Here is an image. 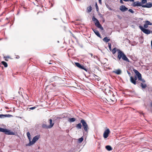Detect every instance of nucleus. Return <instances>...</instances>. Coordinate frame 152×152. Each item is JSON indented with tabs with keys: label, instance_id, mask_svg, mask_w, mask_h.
<instances>
[{
	"label": "nucleus",
	"instance_id": "79ce46f5",
	"mask_svg": "<svg viewBox=\"0 0 152 152\" xmlns=\"http://www.w3.org/2000/svg\"><path fill=\"white\" fill-rule=\"evenodd\" d=\"M110 100H111V101H112L113 102L114 101V100H113V99H110Z\"/></svg>",
	"mask_w": 152,
	"mask_h": 152
},
{
	"label": "nucleus",
	"instance_id": "72a5a7b5",
	"mask_svg": "<svg viewBox=\"0 0 152 152\" xmlns=\"http://www.w3.org/2000/svg\"><path fill=\"white\" fill-rule=\"evenodd\" d=\"M129 11L132 13H134V11L132 9H129Z\"/></svg>",
	"mask_w": 152,
	"mask_h": 152
},
{
	"label": "nucleus",
	"instance_id": "393cba45",
	"mask_svg": "<svg viewBox=\"0 0 152 152\" xmlns=\"http://www.w3.org/2000/svg\"><path fill=\"white\" fill-rule=\"evenodd\" d=\"M83 139L82 137H81L78 139V141L79 143H81L83 141Z\"/></svg>",
	"mask_w": 152,
	"mask_h": 152
},
{
	"label": "nucleus",
	"instance_id": "ddd939ff",
	"mask_svg": "<svg viewBox=\"0 0 152 152\" xmlns=\"http://www.w3.org/2000/svg\"><path fill=\"white\" fill-rule=\"evenodd\" d=\"M152 7V3L148 2L145 5L142 6V7L150 8Z\"/></svg>",
	"mask_w": 152,
	"mask_h": 152
},
{
	"label": "nucleus",
	"instance_id": "e433bc0d",
	"mask_svg": "<svg viewBox=\"0 0 152 152\" xmlns=\"http://www.w3.org/2000/svg\"><path fill=\"white\" fill-rule=\"evenodd\" d=\"M117 16L120 19H121V17L120 15H117Z\"/></svg>",
	"mask_w": 152,
	"mask_h": 152
},
{
	"label": "nucleus",
	"instance_id": "6ab92c4d",
	"mask_svg": "<svg viewBox=\"0 0 152 152\" xmlns=\"http://www.w3.org/2000/svg\"><path fill=\"white\" fill-rule=\"evenodd\" d=\"M49 121L50 125L49 126H50L51 128L53 126L54 124V123H52V119H50Z\"/></svg>",
	"mask_w": 152,
	"mask_h": 152
},
{
	"label": "nucleus",
	"instance_id": "412c9836",
	"mask_svg": "<svg viewBox=\"0 0 152 152\" xmlns=\"http://www.w3.org/2000/svg\"><path fill=\"white\" fill-rule=\"evenodd\" d=\"M76 127L78 129H81L82 128V125L81 123H79L77 124Z\"/></svg>",
	"mask_w": 152,
	"mask_h": 152
},
{
	"label": "nucleus",
	"instance_id": "f8f14e48",
	"mask_svg": "<svg viewBox=\"0 0 152 152\" xmlns=\"http://www.w3.org/2000/svg\"><path fill=\"white\" fill-rule=\"evenodd\" d=\"M12 116V115L9 114H0V118H3L6 117H10Z\"/></svg>",
	"mask_w": 152,
	"mask_h": 152
},
{
	"label": "nucleus",
	"instance_id": "a19ab883",
	"mask_svg": "<svg viewBox=\"0 0 152 152\" xmlns=\"http://www.w3.org/2000/svg\"><path fill=\"white\" fill-rule=\"evenodd\" d=\"M90 54L91 56V57H92L93 56V54L92 53H90Z\"/></svg>",
	"mask_w": 152,
	"mask_h": 152
},
{
	"label": "nucleus",
	"instance_id": "2eb2a0df",
	"mask_svg": "<svg viewBox=\"0 0 152 152\" xmlns=\"http://www.w3.org/2000/svg\"><path fill=\"white\" fill-rule=\"evenodd\" d=\"M92 30L95 33V34L99 37L101 38L99 32L96 29H92Z\"/></svg>",
	"mask_w": 152,
	"mask_h": 152
},
{
	"label": "nucleus",
	"instance_id": "b1692460",
	"mask_svg": "<svg viewBox=\"0 0 152 152\" xmlns=\"http://www.w3.org/2000/svg\"><path fill=\"white\" fill-rule=\"evenodd\" d=\"M26 134L28 138L29 139V141H30L31 137L30 133L29 132H27Z\"/></svg>",
	"mask_w": 152,
	"mask_h": 152
},
{
	"label": "nucleus",
	"instance_id": "4468645a",
	"mask_svg": "<svg viewBox=\"0 0 152 152\" xmlns=\"http://www.w3.org/2000/svg\"><path fill=\"white\" fill-rule=\"evenodd\" d=\"M113 72L117 75H120L122 71L121 69H118L113 71Z\"/></svg>",
	"mask_w": 152,
	"mask_h": 152
},
{
	"label": "nucleus",
	"instance_id": "5701e85b",
	"mask_svg": "<svg viewBox=\"0 0 152 152\" xmlns=\"http://www.w3.org/2000/svg\"><path fill=\"white\" fill-rule=\"evenodd\" d=\"M92 7L91 6H90L87 8V11L88 12H89L91 11Z\"/></svg>",
	"mask_w": 152,
	"mask_h": 152
},
{
	"label": "nucleus",
	"instance_id": "bb28decb",
	"mask_svg": "<svg viewBox=\"0 0 152 152\" xmlns=\"http://www.w3.org/2000/svg\"><path fill=\"white\" fill-rule=\"evenodd\" d=\"M145 23L148 25H152V24L148 21L147 20L145 21Z\"/></svg>",
	"mask_w": 152,
	"mask_h": 152
},
{
	"label": "nucleus",
	"instance_id": "9d476101",
	"mask_svg": "<svg viewBox=\"0 0 152 152\" xmlns=\"http://www.w3.org/2000/svg\"><path fill=\"white\" fill-rule=\"evenodd\" d=\"M120 10L122 12L127 11L128 9L124 5H121L120 7Z\"/></svg>",
	"mask_w": 152,
	"mask_h": 152
},
{
	"label": "nucleus",
	"instance_id": "c03bdc74",
	"mask_svg": "<svg viewBox=\"0 0 152 152\" xmlns=\"http://www.w3.org/2000/svg\"><path fill=\"white\" fill-rule=\"evenodd\" d=\"M109 10H112V9L111 8H110Z\"/></svg>",
	"mask_w": 152,
	"mask_h": 152
},
{
	"label": "nucleus",
	"instance_id": "cd10ccee",
	"mask_svg": "<svg viewBox=\"0 0 152 152\" xmlns=\"http://www.w3.org/2000/svg\"><path fill=\"white\" fill-rule=\"evenodd\" d=\"M75 64L76 66L78 67V68H80V66L81 65L79 63H75Z\"/></svg>",
	"mask_w": 152,
	"mask_h": 152
},
{
	"label": "nucleus",
	"instance_id": "7c9ffc66",
	"mask_svg": "<svg viewBox=\"0 0 152 152\" xmlns=\"http://www.w3.org/2000/svg\"><path fill=\"white\" fill-rule=\"evenodd\" d=\"M147 2V0H142L141 2V4H144L146 3Z\"/></svg>",
	"mask_w": 152,
	"mask_h": 152
},
{
	"label": "nucleus",
	"instance_id": "c756f323",
	"mask_svg": "<svg viewBox=\"0 0 152 152\" xmlns=\"http://www.w3.org/2000/svg\"><path fill=\"white\" fill-rule=\"evenodd\" d=\"M80 68L84 69L85 70V71H87L86 69V68L85 67L83 66H80Z\"/></svg>",
	"mask_w": 152,
	"mask_h": 152
},
{
	"label": "nucleus",
	"instance_id": "473e14b6",
	"mask_svg": "<svg viewBox=\"0 0 152 152\" xmlns=\"http://www.w3.org/2000/svg\"><path fill=\"white\" fill-rule=\"evenodd\" d=\"M145 28H147L148 27V25L145 23L143 26Z\"/></svg>",
	"mask_w": 152,
	"mask_h": 152
},
{
	"label": "nucleus",
	"instance_id": "4c0bfd02",
	"mask_svg": "<svg viewBox=\"0 0 152 152\" xmlns=\"http://www.w3.org/2000/svg\"><path fill=\"white\" fill-rule=\"evenodd\" d=\"M100 4H102V0H98Z\"/></svg>",
	"mask_w": 152,
	"mask_h": 152
},
{
	"label": "nucleus",
	"instance_id": "0eeeda50",
	"mask_svg": "<svg viewBox=\"0 0 152 152\" xmlns=\"http://www.w3.org/2000/svg\"><path fill=\"white\" fill-rule=\"evenodd\" d=\"M137 76L136 74L134 76H130V82L134 85H136V80L137 79Z\"/></svg>",
	"mask_w": 152,
	"mask_h": 152
},
{
	"label": "nucleus",
	"instance_id": "f257e3e1",
	"mask_svg": "<svg viewBox=\"0 0 152 152\" xmlns=\"http://www.w3.org/2000/svg\"><path fill=\"white\" fill-rule=\"evenodd\" d=\"M118 52L117 58L118 60H120L121 58L124 61L129 62V61L125 55L121 50L117 49L116 48H114L112 50L113 54H115L116 52Z\"/></svg>",
	"mask_w": 152,
	"mask_h": 152
},
{
	"label": "nucleus",
	"instance_id": "37998d69",
	"mask_svg": "<svg viewBox=\"0 0 152 152\" xmlns=\"http://www.w3.org/2000/svg\"><path fill=\"white\" fill-rule=\"evenodd\" d=\"M49 64H52V63H49Z\"/></svg>",
	"mask_w": 152,
	"mask_h": 152
},
{
	"label": "nucleus",
	"instance_id": "7ed1b4c3",
	"mask_svg": "<svg viewBox=\"0 0 152 152\" xmlns=\"http://www.w3.org/2000/svg\"><path fill=\"white\" fill-rule=\"evenodd\" d=\"M40 136L39 135H37L34 137L32 141H31V140L29 141V142L27 145V146H30L32 145H33L39 138Z\"/></svg>",
	"mask_w": 152,
	"mask_h": 152
},
{
	"label": "nucleus",
	"instance_id": "f704fd0d",
	"mask_svg": "<svg viewBox=\"0 0 152 152\" xmlns=\"http://www.w3.org/2000/svg\"><path fill=\"white\" fill-rule=\"evenodd\" d=\"M35 108V107H31L30 108H29V109L30 110H33V109H34Z\"/></svg>",
	"mask_w": 152,
	"mask_h": 152
},
{
	"label": "nucleus",
	"instance_id": "423d86ee",
	"mask_svg": "<svg viewBox=\"0 0 152 152\" xmlns=\"http://www.w3.org/2000/svg\"><path fill=\"white\" fill-rule=\"evenodd\" d=\"M133 71L135 73L136 75L137 76V78L139 80L142 81L143 83H145V80L142 78V76L141 74L137 70L134 69H133Z\"/></svg>",
	"mask_w": 152,
	"mask_h": 152
},
{
	"label": "nucleus",
	"instance_id": "49530a36",
	"mask_svg": "<svg viewBox=\"0 0 152 152\" xmlns=\"http://www.w3.org/2000/svg\"><path fill=\"white\" fill-rule=\"evenodd\" d=\"M1 40V39H0V40Z\"/></svg>",
	"mask_w": 152,
	"mask_h": 152
},
{
	"label": "nucleus",
	"instance_id": "6e6552de",
	"mask_svg": "<svg viewBox=\"0 0 152 152\" xmlns=\"http://www.w3.org/2000/svg\"><path fill=\"white\" fill-rule=\"evenodd\" d=\"M139 28L143 33L146 34H148L151 33L149 30L144 28L142 26H140Z\"/></svg>",
	"mask_w": 152,
	"mask_h": 152
},
{
	"label": "nucleus",
	"instance_id": "f03ea898",
	"mask_svg": "<svg viewBox=\"0 0 152 152\" xmlns=\"http://www.w3.org/2000/svg\"><path fill=\"white\" fill-rule=\"evenodd\" d=\"M92 20L94 22L95 26L98 28H99L102 30H103V28L100 24L98 20L95 18V17L93 16L92 18Z\"/></svg>",
	"mask_w": 152,
	"mask_h": 152
},
{
	"label": "nucleus",
	"instance_id": "39448f33",
	"mask_svg": "<svg viewBox=\"0 0 152 152\" xmlns=\"http://www.w3.org/2000/svg\"><path fill=\"white\" fill-rule=\"evenodd\" d=\"M81 123H82L83 128L84 130L86 132H88L89 128L88 125L86 122L83 119H82L80 121Z\"/></svg>",
	"mask_w": 152,
	"mask_h": 152
},
{
	"label": "nucleus",
	"instance_id": "a878e982",
	"mask_svg": "<svg viewBox=\"0 0 152 152\" xmlns=\"http://www.w3.org/2000/svg\"><path fill=\"white\" fill-rule=\"evenodd\" d=\"M1 63L5 67H6L7 66V64L5 62L2 61L1 62Z\"/></svg>",
	"mask_w": 152,
	"mask_h": 152
},
{
	"label": "nucleus",
	"instance_id": "4be33fe9",
	"mask_svg": "<svg viewBox=\"0 0 152 152\" xmlns=\"http://www.w3.org/2000/svg\"><path fill=\"white\" fill-rule=\"evenodd\" d=\"M141 86L142 88H145L147 87V85L145 84H143L142 83H141Z\"/></svg>",
	"mask_w": 152,
	"mask_h": 152
},
{
	"label": "nucleus",
	"instance_id": "a18cd8bd",
	"mask_svg": "<svg viewBox=\"0 0 152 152\" xmlns=\"http://www.w3.org/2000/svg\"><path fill=\"white\" fill-rule=\"evenodd\" d=\"M151 106H152V103H151Z\"/></svg>",
	"mask_w": 152,
	"mask_h": 152
},
{
	"label": "nucleus",
	"instance_id": "c9c22d12",
	"mask_svg": "<svg viewBox=\"0 0 152 152\" xmlns=\"http://www.w3.org/2000/svg\"><path fill=\"white\" fill-rule=\"evenodd\" d=\"M96 10H98V7L96 4Z\"/></svg>",
	"mask_w": 152,
	"mask_h": 152
},
{
	"label": "nucleus",
	"instance_id": "1a4fd4ad",
	"mask_svg": "<svg viewBox=\"0 0 152 152\" xmlns=\"http://www.w3.org/2000/svg\"><path fill=\"white\" fill-rule=\"evenodd\" d=\"M110 132L109 129H107L105 131L103 134V137L104 138H106L108 136Z\"/></svg>",
	"mask_w": 152,
	"mask_h": 152
},
{
	"label": "nucleus",
	"instance_id": "58836bf2",
	"mask_svg": "<svg viewBox=\"0 0 152 152\" xmlns=\"http://www.w3.org/2000/svg\"><path fill=\"white\" fill-rule=\"evenodd\" d=\"M123 0L125 1H129V0Z\"/></svg>",
	"mask_w": 152,
	"mask_h": 152
},
{
	"label": "nucleus",
	"instance_id": "20e7f679",
	"mask_svg": "<svg viewBox=\"0 0 152 152\" xmlns=\"http://www.w3.org/2000/svg\"><path fill=\"white\" fill-rule=\"evenodd\" d=\"M0 132H4L5 134L8 135L15 134V133L12 132L10 131V130H8L2 128L0 127Z\"/></svg>",
	"mask_w": 152,
	"mask_h": 152
},
{
	"label": "nucleus",
	"instance_id": "aec40b11",
	"mask_svg": "<svg viewBox=\"0 0 152 152\" xmlns=\"http://www.w3.org/2000/svg\"><path fill=\"white\" fill-rule=\"evenodd\" d=\"M103 40L105 42H107L110 41V39L105 37L103 39Z\"/></svg>",
	"mask_w": 152,
	"mask_h": 152
},
{
	"label": "nucleus",
	"instance_id": "a211bd4d",
	"mask_svg": "<svg viewBox=\"0 0 152 152\" xmlns=\"http://www.w3.org/2000/svg\"><path fill=\"white\" fill-rule=\"evenodd\" d=\"M76 120V119L75 118H69L68 120L69 122H72L75 121Z\"/></svg>",
	"mask_w": 152,
	"mask_h": 152
},
{
	"label": "nucleus",
	"instance_id": "9b49d317",
	"mask_svg": "<svg viewBox=\"0 0 152 152\" xmlns=\"http://www.w3.org/2000/svg\"><path fill=\"white\" fill-rule=\"evenodd\" d=\"M133 5L134 7L142 6L141 2L139 1L134 2L133 3Z\"/></svg>",
	"mask_w": 152,
	"mask_h": 152
},
{
	"label": "nucleus",
	"instance_id": "f3484780",
	"mask_svg": "<svg viewBox=\"0 0 152 152\" xmlns=\"http://www.w3.org/2000/svg\"><path fill=\"white\" fill-rule=\"evenodd\" d=\"M106 149L108 151H110L112 150V148L110 145H107L105 147Z\"/></svg>",
	"mask_w": 152,
	"mask_h": 152
},
{
	"label": "nucleus",
	"instance_id": "2f4dec72",
	"mask_svg": "<svg viewBox=\"0 0 152 152\" xmlns=\"http://www.w3.org/2000/svg\"><path fill=\"white\" fill-rule=\"evenodd\" d=\"M108 46L109 47V48L110 50L111 51V44L110 43H108Z\"/></svg>",
	"mask_w": 152,
	"mask_h": 152
},
{
	"label": "nucleus",
	"instance_id": "c85d7f7f",
	"mask_svg": "<svg viewBox=\"0 0 152 152\" xmlns=\"http://www.w3.org/2000/svg\"><path fill=\"white\" fill-rule=\"evenodd\" d=\"M80 68L84 69L85 70V71H87L86 69V68L85 67L83 66H80Z\"/></svg>",
	"mask_w": 152,
	"mask_h": 152
},
{
	"label": "nucleus",
	"instance_id": "ea45409f",
	"mask_svg": "<svg viewBox=\"0 0 152 152\" xmlns=\"http://www.w3.org/2000/svg\"><path fill=\"white\" fill-rule=\"evenodd\" d=\"M128 73L129 74V75H131V73L128 72Z\"/></svg>",
	"mask_w": 152,
	"mask_h": 152
},
{
	"label": "nucleus",
	"instance_id": "dca6fc26",
	"mask_svg": "<svg viewBox=\"0 0 152 152\" xmlns=\"http://www.w3.org/2000/svg\"><path fill=\"white\" fill-rule=\"evenodd\" d=\"M42 127L44 128H45L47 129L51 128L50 126H49L45 124H43L42 125Z\"/></svg>",
	"mask_w": 152,
	"mask_h": 152
}]
</instances>
